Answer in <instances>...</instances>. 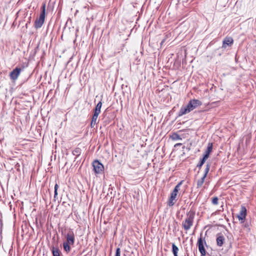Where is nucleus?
I'll list each match as a JSON object with an SVG mask.
<instances>
[{"mask_svg": "<svg viewBox=\"0 0 256 256\" xmlns=\"http://www.w3.org/2000/svg\"><path fill=\"white\" fill-rule=\"evenodd\" d=\"M196 210L192 207L186 212V218L182 222V226L185 230H189L193 225Z\"/></svg>", "mask_w": 256, "mask_h": 256, "instance_id": "nucleus-1", "label": "nucleus"}, {"mask_svg": "<svg viewBox=\"0 0 256 256\" xmlns=\"http://www.w3.org/2000/svg\"><path fill=\"white\" fill-rule=\"evenodd\" d=\"M66 241L63 243L64 250L68 254L71 250L70 246L74 244L75 241V236L74 232L70 230L66 236Z\"/></svg>", "mask_w": 256, "mask_h": 256, "instance_id": "nucleus-2", "label": "nucleus"}, {"mask_svg": "<svg viewBox=\"0 0 256 256\" xmlns=\"http://www.w3.org/2000/svg\"><path fill=\"white\" fill-rule=\"evenodd\" d=\"M46 3H43L41 6V12L38 18H36L34 26L36 29L40 28H41L44 22L45 16H46Z\"/></svg>", "mask_w": 256, "mask_h": 256, "instance_id": "nucleus-3", "label": "nucleus"}, {"mask_svg": "<svg viewBox=\"0 0 256 256\" xmlns=\"http://www.w3.org/2000/svg\"><path fill=\"white\" fill-rule=\"evenodd\" d=\"M182 180L180 181V182H178L174 187V189L173 190L172 192L170 194V198H169L168 200V205L170 206H173L175 203L176 202L177 199L176 196L178 195V192L180 190V186L181 184L182 183Z\"/></svg>", "mask_w": 256, "mask_h": 256, "instance_id": "nucleus-4", "label": "nucleus"}, {"mask_svg": "<svg viewBox=\"0 0 256 256\" xmlns=\"http://www.w3.org/2000/svg\"><path fill=\"white\" fill-rule=\"evenodd\" d=\"M92 166L95 174H102L104 170L103 164L98 160H94L92 162Z\"/></svg>", "mask_w": 256, "mask_h": 256, "instance_id": "nucleus-5", "label": "nucleus"}, {"mask_svg": "<svg viewBox=\"0 0 256 256\" xmlns=\"http://www.w3.org/2000/svg\"><path fill=\"white\" fill-rule=\"evenodd\" d=\"M204 244H206V242L204 240H203L202 235L200 234V237L198 240L197 245L201 255L206 254V251L204 247Z\"/></svg>", "mask_w": 256, "mask_h": 256, "instance_id": "nucleus-6", "label": "nucleus"}, {"mask_svg": "<svg viewBox=\"0 0 256 256\" xmlns=\"http://www.w3.org/2000/svg\"><path fill=\"white\" fill-rule=\"evenodd\" d=\"M202 104V102L198 100L193 99L189 101L187 104L190 111H192L198 106H200Z\"/></svg>", "mask_w": 256, "mask_h": 256, "instance_id": "nucleus-7", "label": "nucleus"}, {"mask_svg": "<svg viewBox=\"0 0 256 256\" xmlns=\"http://www.w3.org/2000/svg\"><path fill=\"white\" fill-rule=\"evenodd\" d=\"M246 216V209L244 206H241L240 214L238 215V218L240 220H242L241 222H243Z\"/></svg>", "mask_w": 256, "mask_h": 256, "instance_id": "nucleus-8", "label": "nucleus"}, {"mask_svg": "<svg viewBox=\"0 0 256 256\" xmlns=\"http://www.w3.org/2000/svg\"><path fill=\"white\" fill-rule=\"evenodd\" d=\"M21 71V69L20 68H16L12 71L10 73V76L12 80H16L18 78L20 72Z\"/></svg>", "mask_w": 256, "mask_h": 256, "instance_id": "nucleus-9", "label": "nucleus"}, {"mask_svg": "<svg viewBox=\"0 0 256 256\" xmlns=\"http://www.w3.org/2000/svg\"><path fill=\"white\" fill-rule=\"evenodd\" d=\"M225 241V238L224 236L220 233L216 235V244L218 246L220 247L224 244Z\"/></svg>", "mask_w": 256, "mask_h": 256, "instance_id": "nucleus-10", "label": "nucleus"}, {"mask_svg": "<svg viewBox=\"0 0 256 256\" xmlns=\"http://www.w3.org/2000/svg\"><path fill=\"white\" fill-rule=\"evenodd\" d=\"M234 42V40L231 37H226L224 38L222 42V46L223 48H226L227 46H231Z\"/></svg>", "mask_w": 256, "mask_h": 256, "instance_id": "nucleus-11", "label": "nucleus"}, {"mask_svg": "<svg viewBox=\"0 0 256 256\" xmlns=\"http://www.w3.org/2000/svg\"><path fill=\"white\" fill-rule=\"evenodd\" d=\"M190 112V108H188L187 105L182 106L178 114V116H181L184 114L189 113Z\"/></svg>", "mask_w": 256, "mask_h": 256, "instance_id": "nucleus-12", "label": "nucleus"}, {"mask_svg": "<svg viewBox=\"0 0 256 256\" xmlns=\"http://www.w3.org/2000/svg\"><path fill=\"white\" fill-rule=\"evenodd\" d=\"M212 144L211 142H209L208 145L206 150L205 152L203 157L208 159L210 156V153L212 151Z\"/></svg>", "mask_w": 256, "mask_h": 256, "instance_id": "nucleus-13", "label": "nucleus"}, {"mask_svg": "<svg viewBox=\"0 0 256 256\" xmlns=\"http://www.w3.org/2000/svg\"><path fill=\"white\" fill-rule=\"evenodd\" d=\"M52 251L53 256H60L61 252L58 248L53 246Z\"/></svg>", "mask_w": 256, "mask_h": 256, "instance_id": "nucleus-14", "label": "nucleus"}, {"mask_svg": "<svg viewBox=\"0 0 256 256\" xmlns=\"http://www.w3.org/2000/svg\"><path fill=\"white\" fill-rule=\"evenodd\" d=\"M81 149L80 148H74V150L72 151V154L73 155L76 156V158L75 159H76L78 156H80L81 154Z\"/></svg>", "mask_w": 256, "mask_h": 256, "instance_id": "nucleus-15", "label": "nucleus"}, {"mask_svg": "<svg viewBox=\"0 0 256 256\" xmlns=\"http://www.w3.org/2000/svg\"><path fill=\"white\" fill-rule=\"evenodd\" d=\"M178 247L174 244H172V252L174 256H178Z\"/></svg>", "mask_w": 256, "mask_h": 256, "instance_id": "nucleus-16", "label": "nucleus"}, {"mask_svg": "<svg viewBox=\"0 0 256 256\" xmlns=\"http://www.w3.org/2000/svg\"><path fill=\"white\" fill-rule=\"evenodd\" d=\"M102 106V102H100L96 104V106L95 108V109L94 110V112L100 114V109H101Z\"/></svg>", "mask_w": 256, "mask_h": 256, "instance_id": "nucleus-17", "label": "nucleus"}, {"mask_svg": "<svg viewBox=\"0 0 256 256\" xmlns=\"http://www.w3.org/2000/svg\"><path fill=\"white\" fill-rule=\"evenodd\" d=\"M206 177V176H202V177L198 180L197 182V188H200L202 186V185L203 184L204 182V179Z\"/></svg>", "mask_w": 256, "mask_h": 256, "instance_id": "nucleus-18", "label": "nucleus"}, {"mask_svg": "<svg viewBox=\"0 0 256 256\" xmlns=\"http://www.w3.org/2000/svg\"><path fill=\"white\" fill-rule=\"evenodd\" d=\"M206 160V158L203 157L202 158L200 159V162L196 166L199 169H200L202 166L204 164Z\"/></svg>", "mask_w": 256, "mask_h": 256, "instance_id": "nucleus-19", "label": "nucleus"}, {"mask_svg": "<svg viewBox=\"0 0 256 256\" xmlns=\"http://www.w3.org/2000/svg\"><path fill=\"white\" fill-rule=\"evenodd\" d=\"M170 138L173 140H182V138H180V136L176 133L172 134L170 136Z\"/></svg>", "mask_w": 256, "mask_h": 256, "instance_id": "nucleus-20", "label": "nucleus"}, {"mask_svg": "<svg viewBox=\"0 0 256 256\" xmlns=\"http://www.w3.org/2000/svg\"><path fill=\"white\" fill-rule=\"evenodd\" d=\"M210 164L209 163H207V164L206 165V168L204 170V174L203 176L206 177V176L210 170Z\"/></svg>", "mask_w": 256, "mask_h": 256, "instance_id": "nucleus-21", "label": "nucleus"}, {"mask_svg": "<svg viewBox=\"0 0 256 256\" xmlns=\"http://www.w3.org/2000/svg\"><path fill=\"white\" fill-rule=\"evenodd\" d=\"M99 114H98V112H94V114L92 117V120L94 121V122H97V120H98V118Z\"/></svg>", "mask_w": 256, "mask_h": 256, "instance_id": "nucleus-22", "label": "nucleus"}, {"mask_svg": "<svg viewBox=\"0 0 256 256\" xmlns=\"http://www.w3.org/2000/svg\"><path fill=\"white\" fill-rule=\"evenodd\" d=\"M218 198L217 196H214L212 198V202L214 205H217L218 204Z\"/></svg>", "mask_w": 256, "mask_h": 256, "instance_id": "nucleus-23", "label": "nucleus"}, {"mask_svg": "<svg viewBox=\"0 0 256 256\" xmlns=\"http://www.w3.org/2000/svg\"><path fill=\"white\" fill-rule=\"evenodd\" d=\"M58 186L57 184H56L54 186V198H56V196L58 195Z\"/></svg>", "mask_w": 256, "mask_h": 256, "instance_id": "nucleus-24", "label": "nucleus"}, {"mask_svg": "<svg viewBox=\"0 0 256 256\" xmlns=\"http://www.w3.org/2000/svg\"><path fill=\"white\" fill-rule=\"evenodd\" d=\"M115 256H120V249L118 248L116 250Z\"/></svg>", "mask_w": 256, "mask_h": 256, "instance_id": "nucleus-25", "label": "nucleus"}, {"mask_svg": "<svg viewBox=\"0 0 256 256\" xmlns=\"http://www.w3.org/2000/svg\"><path fill=\"white\" fill-rule=\"evenodd\" d=\"M2 228H3V222H2V219L0 218V232H2Z\"/></svg>", "mask_w": 256, "mask_h": 256, "instance_id": "nucleus-26", "label": "nucleus"}, {"mask_svg": "<svg viewBox=\"0 0 256 256\" xmlns=\"http://www.w3.org/2000/svg\"><path fill=\"white\" fill-rule=\"evenodd\" d=\"M97 124V122H94V121H92L91 120V122H90V127L92 128H94V126Z\"/></svg>", "mask_w": 256, "mask_h": 256, "instance_id": "nucleus-27", "label": "nucleus"}, {"mask_svg": "<svg viewBox=\"0 0 256 256\" xmlns=\"http://www.w3.org/2000/svg\"><path fill=\"white\" fill-rule=\"evenodd\" d=\"M182 145V144H181V143H178V144H176L174 145V147H177V146H180Z\"/></svg>", "mask_w": 256, "mask_h": 256, "instance_id": "nucleus-28", "label": "nucleus"}, {"mask_svg": "<svg viewBox=\"0 0 256 256\" xmlns=\"http://www.w3.org/2000/svg\"><path fill=\"white\" fill-rule=\"evenodd\" d=\"M220 209H222V210H222V211L224 210L223 206H221Z\"/></svg>", "mask_w": 256, "mask_h": 256, "instance_id": "nucleus-29", "label": "nucleus"}, {"mask_svg": "<svg viewBox=\"0 0 256 256\" xmlns=\"http://www.w3.org/2000/svg\"><path fill=\"white\" fill-rule=\"evenodd\" d=\"M220 209H222V210H222V211L224 210L223 206H221Z\"/></svg>", "mask_w": 256, "mask_h": 256, "instance_id": "nucleus-30", "label": "nucleus"}, {"mask_svg": "<svg viewBox=\"0 0 256 256\" xmlns=\"http://www.w3.org/2000/svg\"><path fill=\"white\" fill-rule=\"evenodd\" d=\"M164 40H164H164L162 41V42H161V44H162L163 42H164Z\"/></svg>", "mask_w": 256, "mask_h": 256, "instance_id": "nucleus-31", "label": "nucleus"}, {"mask_svg": "<svg viewBox=\"0 0 256 256\" xmlns=\"http://www.w3.org/2000/svg\"><path fill=\"white\" fill-rule=\"evenodd\" d=\"M248 224H244V226H245V227H248Z\"/></svg>", "mask_w": 256, "mask_h": 256, "instance_id": "nucleus-32", "label": "nucleus"}, {"mask_svg": "<svg viewBox=\"0 0 256 256\" xmlns=\"http://www.w3.org/2000/svg\"><path fill=\"white\" fill-rule=\"evenodd\" d=\"M206 255H201V256H205Z\"/></svg>", "mask_w": 256, "mask_h": 256, "instance_id": "nucleus-33", "label": "nucleus"}]
</instances>
